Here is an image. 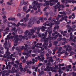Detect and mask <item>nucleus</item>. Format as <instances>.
I'll use <instances>...</instances> for the list:
<instances>
[{"label": "nucleus", "mask_w": 76, "mask_h": 76, "mask_svg": "<svg viewBox=\"0 0 76 76\" xmlns=\"http://www.w3.org/2000/svg\"><path fill=\"white\" fill-rule=\"evenodd\" d=\"M33 4L34 5L33 7L30 5L29 7V9H28L26 11V13H28L29 12H30L31 11V9H31V8H33V9H34L35 10H37V8L35 7V6H37L38 8H39V7H40V6H38L39 5V4H38L37 2L36 1H34V2Z\"/></svg>", "instance_id": "nucleus-1"}, {"label": "nucleus", "mask_w": 76, "mask_h": 76, "mask_svg": "<svg viewBox=\"0 0 76 76\" xmlns=\"http://www.w3.org/2000/svg\"><path fill=\"white\" fill-rule=\"evenodd\" d=\"M5 49H7V51L6 52V54H5L4 56V58H6L7 57V59H8L9 58H10V59H12V56H13V54H11L10 56V57H9V56H10V53L8 51V48H7V47H5Z\"/></svg>", "instance_id": "nucleus-2"}, {"label": "nucleus", "mask_w": 76, "mask_h": 76, "mask_svg": "<svg viewBox=\"0 0 76 76\" xmlns=\"http://www.w3.org/2000/svg\"><path fill=\"white\" fill-rule=\"evenodd\" d=\"M31 32L29 33V31H28L27 30L25 32V34L26 35V37H27L28 35H30V36H31V35H32V34L34 33V32H35V31L34 29H31Z\"/></svg>", "instance_id": "nucleus-3"}, {"label": "nucleus", "mask_w": 76, "mask_h": 76, "mask_svg": "<svg viewBox=\"0 0 76 76\" xmlns=\"http://www.w3.org/2000/svg\"><path fill=\"white\" fill-rule=\"evenodd\" d=\"M50 63H49L47 64V66H47L46 68L48 69V71L49 72L52 71V72H56V70L54 69V68L53 69V68H52L50 67H49L48 66H50Z\"/></svg>", "instance_id": "nucleus-4"}, {"label": "nucleus", "mask_w": 76, "mask_h": 76, "mask_svg": "<svg viewBox=\"0 0 76 76\" xmlns=\"http://www.w3.org/2000/svg\"><path fill=\"white\" fill-rule=\"evenodd\" d=\"M61 7L62 8H64V6L63 4H62L61 5H60V4L59 3H57V5L56 6H54V8L55 9H57L58 8L59 9H58V11H60L61 9L59 8H60Z\"/></svg>", "instance_id": "nucleus-5"}, {"label": "nucleus", "mask_w": 76, "mask_h": 76, "mask_svg": "<svg viewBox=\"0 0 76 76\" xmlns=\"http://www.w3.org/2000/svg\"><path fill=\"white\" fill-rule=\"evenodd\" d=\"M61 49H62V48L60 47L59 48V49L58 50V53H60V54H62L63 53H65L66 56H68L69 53H67V52H66V51L64 50L62 52H60Z\"/></svg>", "instance_id": "nucleus-6"}, {"label": "nucleus", "mask_w": 76, "mask_h": 76, "mask_svg": "<svg viewBox=\"0 0 76 76\" xmlns=\"http://www.w3.org/2000/svg\"><path fill=\"white\" fill-rule=\"evenodd\" d=\"M11 35H12V33H9V35L7 36V38L5 39V40L6 41H7V39H13V37L12 36H11V37H9V36H10Z\"/></svg>", "instance_id": "nucleus-7"}, {"label": "nucleus", "mask_w": 76, "mask_h": 76, "mask_svg": "<svg viewBox=\"0 0 76 76\" xmlns=\"http://www.w3.org/2000/svg\"><path fill=\"white\" fill-rule=\"evenodd\" d=\"M26 64L28 66V67L29 69H30L31 67V66H32V64H32V62L31 61H30L29 62V61H27Z\"/></svg>", "instance_id": "nucleus-8"}, {"label": "nucleus", "mask_w": 76, "mask_h": 76, "mask_svg": "<svg viewBox=\"0 0 76 76\" xmlns=\"http://www.w3.org/2000/svg\"><path fill=\"white\" fill-rule=\"evenodd\" d=\"M29 17V14H27L26 15V18H24V21L25 22H26L27 20H28V18Z\"/></svg>", "instance_id": "nucleus-9"}, {"label": "nucleus", "mask_w": 76, "mask_h": 76, "mask_svg": "<svg viewBox=\"0 0 76 76\" xmlns=\"http://www.w3.org/2000/svg\"><path fill=\"white\" fill-rule=\"evenodd\" d=\"M31 51H32V50H30V51L29 52V53H23V54L24 55H25V54H26V58H28V56H29V54H30L31 53Z\"/></svg>", "instance_id": "nucleus-10"}, {"label": "nucleus", "mask_w": 76, "mask_h": 76, "mask_svg": "<svg viewBox=\"0 0 76 76\" xmlns=\"http://www.w3.org/2000/svg\"><path fill=\"white\" fill-rule=\"evenodd\" d=\"M25 15V13L23 12L21 13V14L18 13L17 14L18 16H23L24 15Z\"/></svg>", "instance_id": "nucleus-11"}, {"label": "nucleus", "mask_w": 76, "mask_h": 76, "mask_svg": "<svg viewBox=\"0 0 76 76\" xmlns=\"http://www.w3.org/2000/svg\"><path fill=\"white\" fill-rule=\"evenodd\" d=\"M69 3H76V1L72 0V1L69 0Z\"/></svg>", "instance_id": "nucleus-12"}, {"label": "nucleus", "mask_w": 76, "mask_h": 76, "mask_svg": "<svg viewBox=\"0 0 76 76\" xmlns=\"http://www.w3.org/2000/svg\"><path fill=\"white\" fill-rule=\"evenodd\" d=\"M28 8L26 7H23V11L25 12L27 10Z\"/></svg>", "instance_id": "nucleus-13"}, {"label": "nucleus", "mask_w": 76, "mask_h": 76, "mask_svg": "<svg viewBox=\"0 0 76 76\" xmlns=\"http://www.w3.org/2000/svg\"><path fill=\"white\" fill-rule=\"evenodd\" d=\"M14 40H15V43L18 42V40H19V39L17 38H15L14 39Z\"/></svg>", "instance_id": "nucleus-14"}, {"label": "nucleus", "mask_w": 76, "mask_h": 76, "mask_svg": "<svg viewBox=\"0 0 76 76\" xmlns=\"http://www.w3.org/2000/svg\"><path fill=\"white\" fill-rule=\"evenodd\" d=\"M24 4V1L23 0H21V1L20 5V6H22L23 4Z\"/></svg>", "instance_id": "nucleus-15"}, {"label": "nucleus", "mask_w": 76, "mask_h": 76, "mask_svg": "<svg viewBox=\"0 0 76 76\" xmlns=\"http://www.w3.org/2000/svg\"><path fill=\"white\" fill-rule=\"evenodd\" d=\"M7 4H10V5H12V6H15V4H13L12 3H10L9 2H7Z\"/></svg>", "instance_id": "nucleus-16"}, {"label": "nucleus", "mask_w": 76, "mask_h": 76, "mask_svg": "<svg viewBox=\"0 0 76 76\" xmlns=\"http://www.w3.org/2000/svg\"><path fill=\"white\" fill-rule=\"evenodd\" d=\"M20 71H23V68H22V65H20Z\"/></svg>", "instance_id": "nucleus-17"}, {"label": "nucleus", "mask_w": 76, "mask_h": 76, "mask_svg": "<svg viewBox=\"0 0 76 76\" xmlns=\"http://www.w3.org/2000/svg\"><path fill=\"white\" fill-rule=\"evenodd\" d=\"M10 62H9L8 63V67H9V69H10V68H11V67H12V66H11V65H10Z\"/></svg>", "instance_id": "nucleus-18"}, {"label": "nucleus", "mask_w": 76, "mask_h": 76, "mask_svg": "<svg viewBox=\"0 0 76 76\" xmlns=\"http://www.w3.org/2000/svg\"><path fill=\"white\" fill-rule=\"evenodd\" d=\"M27 73H28L29 74H31V72L29 71V70L27 69Z\"/></svg>", "instance_id": "nucleus-19"}, {"label": "nucleus", "mask_w": 76, "mask_h": 76, "mask_svg": "<svg viewBox=\"0 0 76 76\" xmlns=\"http://www.w3.org/2000/svg\"><path fill=\"white\" fill-rule=\"evenodd\" d=\"M44 57H43L42 58V59L41 58H39V60H41V61H42V60H44Z\"/></svg>", "instance_id": "nucleus-20"}, {"label": "nucleus", "mask_w": 76, "mask_h": 76, "mask_svg": "<svg viewBox=\"0 0 76 76\" xmlns=\"http://www.w3.org/2000/svg\"><path fill=\"white\" fill-rule=\"evenodd\" d=\"M9 24L10 25V24H12V25H14V26H16V24L15 23H10Z\"/></svg>", "instance_id": "nucleus-21"}, {"label": "nucleus", "mask_w": 76, "mask_h": 76, "mask_svg": "<svg viewBox=\"0 0 76 76\" xmlns=\"http://www.w3.org/2000/svg\"><path fill=\"white\" fill-rule=\"evenodd\" d=\"M19 34H22L23 33V31L21 30H20L19 31Z\"/></svg>", "instance_id": "nucleus-22"}, {"label": "nucleus", "mask_w": 76, "mask_h": 76, "mask_svg": "<svg viewBox=\"0 0 76 76\" xmlns=\"http://www.w3.org/2000/svg\"><path fill=\"white\" fill-rule=\"evenodd\" d=\"M46 5H47V6L49 5V1H47L46 2Z\"/></svg>", "instance_id": "nucleus-23"}, {"label": "nucleus", "mask_w": 76, "mask_h": 76, "mask_svg": "<svg viewBox=\"0 0 76 76\" xmlns=\"http://www.w3.org/2000/svg\"><path fill=\"white\" fill-rule=\"evenodd\" d=\"M19 25H20V23H18V24L16 25V26L17 27H18V26H19Z\"/></svg>", "instance_id": "nucleus-24"}, {"label": "nucleus", "mask_w": 76, "mask_h": 76, "mask_svg": "<svg viewBox=\"0 0 76 76\" xmlns=\"http://www.w3.org/2000/svg\"><path fill=\"white\" fill-rule=\"evenodd\" d=\"M3 14L4 15H6V12H3L1 13V15H2Z\"/></svg>", "instance_id": "nucleus-25"}, {"label": "nucleus", "mask_w": 76, "mask_h": 76, "mask_svg": "<svg viewBox=\"0 0 76 76\" xmlns=\"http://www.w3.org/2000/svg\"><path fill=\"white\" fill-rule=\"evenodd\" d=\"M3 19H6V16L4 15L3 16Z\"/></svg>", "instance_id": "nucleus-26"}, {"label": "nucleus", "mask_w": 76, "mask_h": 76, "mask_svg": "<svg viewBox=\"0 0 76 76\" xmlns=\"http://www.w3.org/2000/svg\"><path fill=\"white\" fill-rule=\"evenodd\" d=\"M61 34H63V36H65V34H63V32L61 31Z\"/></svg>", "instance_id": "nucleus-27"}, {"label": "nucleus", "mask_w": 76, "mask_h": 76, "mask_svg": "<svg viewBox=\"0 0 76 76\" xmlns=\"http://www.w3.org/2000/svg\"><path fill=\"white\" fill-rule=\"evenodd\" d=\"M76 10V7H74L73 9L72 10L73 11H74V10Z\"/></svg>", "instance_id": "nucleus-28"}, {"label": "nucleus", "mask_w": 76, "mask_h": 76, "mask_svg": "<svg viewBox=\"0 0 76 76\" xmlns=\"http://www.w3.org/2000/svg\"><path fill=\"white\" fill-rule=\"evenodd\" d=\"M51 33H52V31H50L49 32V36L50 35V34H51Z\"/></svg>", "instance_id": "nucleus-29"}, {"label": "nucleus", "mask_w": 76, "mask_h": 76, "mask_svg": "<svg viewBox=\"0 0 76 76\" xmlns=\"http://www.w3.org/2000/svg\"><path fill=\"white\" fill-rule=\"evenodd\" d=\"M32 61H33V64H34V62L35 61V59H33Z\"/></svg>", "instance_id": "nucleus-30"}, {"label": "nucleus", "mask_w": 76, "mask_h": 76, "mask_svg": "<svg viewBox=\"0 0 76 76\" xmlns=\"http://www.w3.org/2000/svg\"><path fill=\"white\" fill-rule=\"evenodd\" d=\"M13 66L15 67H18V65H16V64H14L13 65Z\"/></svg>", "instance_id": "nucleus-31"}, {"label": "nucleus", "mask_w": 76, "mask_h": 76, "mask_svg": "<svg viewBox=\"0 0 76 76\" xmlns=\"http://www.w3.org/2000/svg\"><path fill=\"white\" fill-rule=\"evenodd\" d=\"M42 66V64L40 63L39 65H38V66L39 67L40 66Z\"/></svg>", "instance_id": "nucleus-32"}, {"label": "nucleus", "mask_w": 76, "mask_h": 76, "mask_svg": "<svg viewBox=\"0 0 76 76\" xmlns=\"http://www.w3.org/2000/svg\"><path fill=\"white\" fill-rule=\"evenodd\" d=\"M20 25H21V26H24V24L23 23L20 24Z\"/></svg>", "instance_id": "nucleus-33"}, {"label": "nucleus", "mask_w": 76, "mask_h": 76, "mask_svg": "<svg viewBox=\"0 0 76 76\" xmlns=\"http://www.w3.org/2000/svg\"><path fill=\"white\" fill-rule=\"evenodd\" d=\"M11 19H12V17L8 18V20H11Z\"/></svg>", "instance_id": "nucleus-34"}, {"label": "nucleus", "mask_w": 76, "mask_h": 76, "mask_svg": "<svg viewBox=\"0 0 76 76\" xmlns=\"http://www.w3.org/2000/svg\"><path fill=\"white\" fill-rule=\"evenodd\" d=\"M4 1H3V0H2L0 1V3L1 4V3H3Z\"/></svg>", "instance_id": "nucleus-35"}, {"label": "nucleus", "mask_w": 76, "mask_h": 76, "mask_svg": "<svg viewBox=\"0 0 76 76\" xmlns=\"http://www.w3.org/2000/svg\"><path fill=\"white\" fill-rule=\"evenodd\" d=\"M57 28H59V26H57V28L55 27V28H54V29H57Z\"/></svg>", "instance_id": "nucleus-36"}, {"label": "nucleus", "mask_w": 76, "mask_h": 76, "mask_svg": "<svg viewBox=\"0 0 76 76\" xmlns=\"http://www.w3.org/2000/svg\"><path fill=\"white\" fill-rule=\"evenodd\" d=\"M58 72L60 74H61V73H62V72H61L60 70Z\"/></svg>", "instance_id": "nucleus-37"}, {"label": "nucleus", "mask_w": 76, "mask_h": 76, "mask_svg": "<svg viewBox=\"0 0 76 76\" xmlns=\"http://www.w3.org/2000/svg\"><path fill=\"white\" fill-rule=\"evenodd\" d=\"M24 21V22H25V21H24V20H20V22H23V21Z\"/></svg>", "instance_id": "nucleus-38"}, {"label": "nucleus", "mask_w": 76, "mask_h": 76, "mask_svg": "<svg viewBox=\"0 0 76 76\" xmlns=\"http://www.w3.org/2000/svg\"><path fill=\"white\" fill-rule=\"evenodd\" d=\"M42 29H46L47 28L45 27L42 26Z\"/></svg>", "instance_id": "nucleus-39"}, {"label": "nucleus", "mask_w": 76, "mask_h": 76, "mask_svg": "<svg viewBox=\"0 0 76 76\" xmlns=\"http://www.w3.org/2000/svg\"><path fill=\"white\" fill-rule=\"evenodd\" d=\"M37 69H38V67H37L35 70V72H37Z\"/></svg>", "instance_id": "nucleus-40"}, {"label": "nucleus", "mask_w": 76, "mask_h": 76, "mask_svg": "<svg viewBox=\"0 0 76 76\" xmlns=\"http://www.w3.org/2000/svg\"><path fill=\"white\" fill-rule=\"evenodd\" d=\"M33 75H36V73L35 72H33Z\"/></svg>", "instance_id": "nucleus-41"}, {"label": "nucleus", "mask_w": 76, "mask_h": 76, "mask_svg": "<svg viewBox=\"0 0 76 76\" xmlns=\"http://www.w3.org/2000/svg\"><path fill=\"white\" fill-rule=\"evenodd\" d=\"M68 68H69V69H71V65H69Z\"/></svg>", "instance_id": "nucleus-42"}, {"label": "nucleus", "mask_w": 76, "mask_h": 76, "mask_svg": "<svg viewBox=\"0 0 76 76\" xmlns=\"http://www.w3.org/2000/svg\"><path fill=\"white\" fill-rule=\"evenodd\" d=\"M7 21V20L6 19L5 20H4L3 22L4 23H5V22H6Z\"/></svg>", "instance_id": "nucleus-43"}, {"label": "nucleus", "mask_w": 76, "mask_h": 76, "mask_svg": "<svg viewBox=\"0 0 76 76\" xmlns=\"http://www.w3.org/2000/svg\"><path fill=\"white\" fill-rule=\"evenodd\" d=\"M71 23V20H69V22H67V24H68V23Z\"/></svg>", "instance_id": "nucleus-44"}, {"label": "nucleus", "mask_w": 76, "mask_h": 76, "mask_svg": "<svg viewBox=\"0 0 76 76\" xmlns=\"http://www.w3.org/2000/svg\"><path fill=\"white\" fill-rule=\"evenodd\" d=\"M15 18H11V20H15Z\"/></svg>", "instance_id": "nucleus-45"}, {"label": "nucleus", "mask_w": 76, "mask_h": 76, "mask_svg": "<svg viewBox=\"0 0 76 76\" xmlns=\"http://www.w3.org/2000/svg\"><path fill=\"white\" fill-rule=\"evenodd\" d=\"M42 37H45V35H44V34H42Z\"/></svg>", "instance_id": "nucleus-46"}, {"label": "nucleus", "mask_w": 76, "mask_h": 76, "mask_svg": "<svg viewBox=\"0 0 76 76\" xmlns=\"http://www.w3.org/2000/svg\"><path fill=\"white\" fill-rule=\"evenodd\" d=\"M65 69H66V67H63L62 68V70H65Z\"/></svg>", "instance_id": "nucleus-47"}, {"label": "nucleus", "mask_w": 76, "mask_h": 76, "mask_svg": "<svg viewBox=\"0 0 76 76\" xmlns=\"http://www.w3.org/2000/svg\"><path fill=\"white\" fill-rule=\"evenodd\" d=\"M37 23H38V24H39V23H40L39 21H37Z\"/></svg>", "instance_id": "nucleus-48"}, {"label": "nucleus", "mask_w": 76, "mask_h": 76, "mask_svg": "<svg viewBox=\"0 0 76 76\" xmlns=\"http://www.w3.org/2000/svg\"><path fill=\"white\" fill-rule=\"evenodd\" d=\"M27 26V24H24V26Z\"/></svg>", "instance_id": "nucleus-49"}, {"label": "nucleus", "mask_w": 76, "mask_h": 76, "mask_svg": "<svg viewBox=\"0 0 76 76\" xmlns=\"http://www.w3.org/2000/svg\"><path fill=\"white\" fill-rule=\"evenodd\" d=\"M72 18V16H70L69 17V19H71Z\"/></svg>", "instance_id": "nucleus-50"}, {"label": "nucleus", "mask_w": 76, "mask_h": 76, "mask_svg": "<svg viewBox=\"0 0 76 76\" xmlns=\"http://www.w3.org/2000/svg\"><path fill=\"white\" fill-rule=\"evenodd\" d=\"M63 41H66V39L65 38H64L63 39Z\"/></svg>", "instance_id": "nucleus-51"}, {"label": "nucleus", "mask_w": 76, "mask_h": 76, "mask_svg": "<svg viewBox=\"0 0 76 76\" xmlns=\"http://www.w3.org/2000/svg\"><path fill=\"white\" fill-rule=\"evenodd\" d=\"M66 27L67 28H70V26H69V25H68L66 26Z\"/></svg>", "instance_id": "nucleus-52"}, {"label": "nucleus", "mask_w": 76, "mask_h": 76, "mask_svg": "<svg viewBox=\"0 0 76 76\" xmlns=\"http://www.w3.org/2000/svg\"><path fill=\"white\" fill-rule=\"evenodd\" d=\"M64 19V18H63L61 20H60V21H62L63 20V19Z\"/></svg>", "instance_id": "nucleus-53"}, {"label": "nucleus", "mask_w": 76, "mask_h": 76, "mask_svg": "<svg viewBox=\"0 0 76 76\" xmlns=\"http://www.w3.org/2000/svg\"><path fill=\"white\" fill-rule=\"evenodd\" d=\"M51 19V18H50L49 19H48V20H50Z\"/></svg>", "instance_id": "nucleus-54"}, {"label": "nucleus", "mask_w": 76, "mask_h": 76, "mask_svg": "<svg viewBox=\"0 0 76 76\" xmlns=\"http://www.w3.org/2000/svg\"><path fill=\"white\" fill-rule=\"evenodd\" d=\"M1 50H3V48L2 47H1Z\"/></svg>", "instance_id": "nucleus-55"}, {"label": "nucleus", "mask_w": 76, "mask_h": 76, "mask_svg": "<svg viewBox=\"0 0 76 76\" xmlns=\"http://www.w3.org/2000/svg\"><path fill=\"white\" fill-rule=\"evenodd\" d=\"M64 18H65V19H66V18H67V16H65L64 17Z\"/></svg>", "instance_id": "nucleus-56"}, {"label": "nucleus", "mask_w": 76, "mask_h": 76, "mask_svg": "<svg viewBox=\"0 0 76 76\" xmlns=\"http://www.w3.org/2000/svg\"><path fill=\"white\" fill-rule=\"evenodd\" d=\"M32 56L33 57H34V56H35V54H32Z\"/></svg>", "instance_id": "nucleus-57"}, {"label": "nucleus", "mask_w": 76, "mask_h": 76, "mask_svg": "<svg viewBox=\"0 0 76 76\" xmlns=\"http://www.w3.org/2000/svg\"><path fill=\"white\" fill-rule=\"evenodd\" d=\"M71 45H75V44L74 43H71Z\"/></svg>", "instance_id": "nucleus-58"}, {"label": "nucleus", "mask_w": 76, "mask_h": 76, "mask_svg": "<svg viewBox=\"0 0 76 76\" xmlns=\"http://www.w3.org/2000/svg\"><path fill=\"white\" fill-rule=\"evenodd\" d=\"M43 19V18H40V20H42Z\"/></svg>", "instance_id": "nucleus-59"}, {"label": "nucleus", "mask_w": 76, "mask_h": 76, "mask_svg": "<svg viewBox=\"0 0 76 76\" xmlns=\"http://www.w3.org/2000/svg\"><path fill=\"white\" fill-rule=\"evenodd\" d=\"M9 30V28L7 27L6 28V30Z\"/></svg>", "instance_id": "nucleus-60"}, {"label": "nucleus", "mask_w": 76, "mask_h": 76, "mask_svg": "<svg viewBox=\"0 0 76 76\" xmlns=\"http://www.w3.org/2000/svg\"><path fill=\"white\" fill-rule=\"evenodd\" d=\"M75 22H72V24H75Z\"/></svg>", "instance_id": "nucleus-61"}, {"label": "nucleus", "mask_w": 76, "mask_h": 76, "mask_svg": "<svg viewBox=\"0 0 76 76\" xmlns=\"http://www.w3.org/2000/svg\"><path fill=\"white\" fill-rule=\"evenodd\" d=\"M75 18V16H73V17L72 18V19H74V18Z\"/></svg>", "instance_id": "nucleus-62"}, {"label": "nucleus", "mask_w": 76, "mask_h": 76, "mask_svg": "<svg viewBox=\"0 0 76 76\" xmlns=\"http://www.w3.org/2000/svg\"><path fill=\"white\" fill-rule=\"evenodd\" d=\"M19 37H20V38H21V37H22V35H20Z\"/></svg>", "instance_id": "nucleus-63"}, {"label": "nucleus", "mask_w": 76, "mask_h": 76, "mask_svg": "<svg viewBox=\"0 0 76 76\" xmlns=\"http://www.w3.org/2000/svg\"><path fill=\"white\" fill-rule=\"evenodd\" d=\"M53 4H50V6H53Z\"/></svg>", "instance_id": "nucleus-64"}]
</instances>
